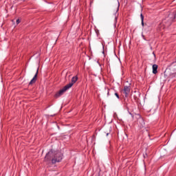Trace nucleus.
Returning <instances> with one entry per match:
<instances>
[{
    "instance_id": "obj_3",
    "label": "nucleus",
    "mask_w": 176,
    "mask_h": 176,
    "mask_svg": "<svg viewBox=\"0 0 176 176\" xmlns=\"http://www.w3.org/2000/svg\"><path fill=\"white\" fill-rule=\"evenodd\" d=\"M174 19H176V11L170 14L167 18L163 20L162 24L166 28L170 27L171 25V23L174 21Z\"/></svg>"
},
{
    "instance_id": "obj_5",
    "label": "nucleus",
    "mask_w": 176,
    "mask_h": 176,
    "mask_svg": "<svg viewBox=\"0 0 176 176\" xmlns=\"http://www.w3.org/2000/svg\"><path fill=\"white\" fill-rule=\"evenodd\" d=\"M131 87L128 86H125L124 87L123 93L125 97H129V94H130Z\"/></svg>"
},
{
    "instance_id": "obj_8",
    "label": "nucleus",
    "mask_w": 176,
    "mask_h": 176,
    "mask_svg": "<svg viewBox=\"0 0 176 176\" xmlns=\"http://www.w3.org/2000/svg\"><path fill=\"white\" fill-rule=\"evenodd\" d=\"M141 20H142V25L144 27V15L142 14H140Z\"/></svg>"
},
{
    "instance_id": "obj_9",
    "label": "nucleus",
    "mask_w": 176,
    "mask_h": 176,
    "mask_svg": "<svg viewBox=\"0 0 176 176\" xmlns=\"http://www.w3.org/2000/svg\"><path fill=\"white\" fill-rule=\"evenodd\" d=\"M135 116L137 119H141V116L140 114H135Z\"/></svg>"
},
{
    "instance_id": "obj_2",
    "label": "nucleus",
    "mask_w": 176,
    "mask_h": 176,
    "mask_svg": "<svg viewBox=\"0 0 176 176\" xmlns=\"http://www.w3.org/2000/svg\"><path fill=\"white\" fill-rule=\"evenodd\" d=\"M78 80V76H74L72 78V82H69V84H67V85H65L62 89H60L56 95L55 97L56 98H58V97H60V96H63V94H64V93H65V91H67V90H68L69 89H71L72 86H74V83H76Z\"/></svg>"
},
{
    "instance_id": "obj_12",
    "label": "nucleus",
    "mask_w": 176,
    "mask_h": 176,
    "mask_svg": "<svg viewBox=\"0 0 176 176\" xmlns=\"http://www.w3.org/2000/svg\"><path fill=\"white\" fill-rule=\"evenodd\" d=\"M164 28H165L166 27L164 26ZM164 28H162V30L164 29Z\"/></svg>"
},
{
    "instance_id": "obj_4",
    "label": "nucleus",
    "mask_w": 176,
    "mask_h": 176,
    "mask_svg": "<svg viewBox=\"0 0 176 176\" xmlns=\"http://www.w3.org/2000/svg\"><path fill=\"white\" fill-rule=\"evenodd\" d=\"M118 12H119V3L117 6V7L115 8L111 9V12L113 14H114V19L116 20L118 19V16H119V14H118Z\"/></svg>"
},
{
    "instance_id": "obj_6",
    "label": "nucleus",
    "mask_w": 176,
    "mask_h": 176,
    "mask_svg": "<svg viewBox=\"0 0 176 176\" xmlns=\"http://www.w3.org/2000/svg\"><path fill=\"white\" fill-rule=\"evenodd\" d=\"M38 72H39V69H37L36 74L34 75V78L30 80L29 85H34V83H35V82H36Z\"/></svg>"
},
{
    "instance_id": "obj_10",
    "label": "nucleus",
    "mask_w": 176,
    "mask_h": 176,
    "mask_svg": "<svg viewBox=\"0 0 176 176\" xmlns=\"http://www.w3.org/2000/svg\"><path fill=\"white\" fill-rule=\"evenodd\" d=\"M115 96L117 97V98H119V94L118 93H116Z\"/></svg>"
},
{
    "instance_id": "obj_7",
    "label": "nucleus",
    "mask_w": 176,
    "mask_h": 176,
    "mask_svg": "<svg viewBox=\"0 0 176 176\" xmlns=\"http://www.w3.org/2000/svg\"><path fill=\"white\" fill-rule=\"evenodd\" d=\"M157 72V65H153V74H156Z\"/></svg>"
},
{
    "instance_id": "obj_11",
    "label": "nucleus",
    "mask_w": 176,
    "mask_h": 176,
    "mask_svg": "<svg viewBox=\"0 0 176 176\" xmlns=\"http://www.w3.org/2000/svg\"><path fill=\"white\" fill-rule=\"evenodd\" d=\"M16 24H20V19L16 20Z\"/></svg>"
},
{
    "instance_id": "obj_1",
    "label": "nucleus",
    "mask_w": 176,
    "mask_h": 176,
    "mask_svg": "<svg viewBox=\"0 0 176 176\" xmlns=\"http://www.w3.org/2000/svg\"><path fill=\"white\" fill-rule=\"evenodd\" d=\"M63 160V153L59 151L56 149H51L45 155L44 161L47 163H52V164H56V163H60Z\"/></svg>"
}]
</instances>
